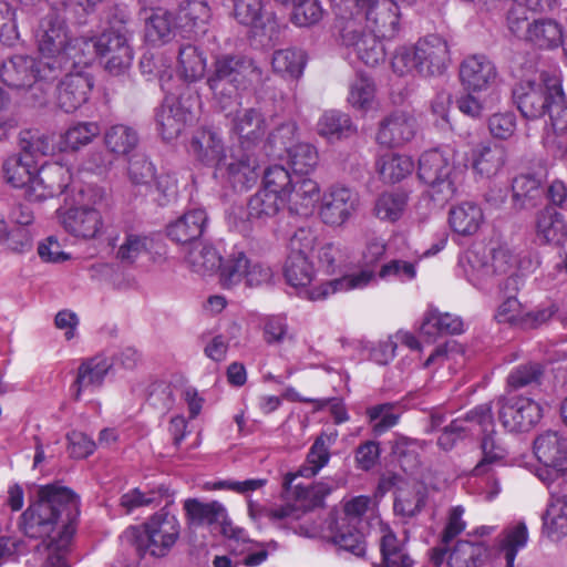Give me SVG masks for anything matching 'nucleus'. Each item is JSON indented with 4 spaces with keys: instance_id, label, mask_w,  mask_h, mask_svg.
<instances>
[{
    "instance_id": "1",
    "label": "nucleus",
    "mask_w": 567,
    "mask_h": 567,
    "mask_svg": "<svg viewBox=\"0 0 567 567\" xmlns=\"http://www.w3.org/2000/svg\"><path fill=\"white\" fill-rule=\"evenodd\" d=\"M79 514L80 499L72 489L55 484L41 486L38 501L22 514L23 530L28 537L43 538L48 549H66Z\"/></svg>"
},
{
    "instance_id": "2",
    "label": "nucleus",
    "mask_w": 567,
    "mask_h": 567,
    "mask_svg": "<svg viewBox=\"0 0 567 567\" xmlns=\"http://www.w3.org/2000/svg\"><path fill=\"white\" fill-rule=\"evenodd\" d=\"M261 81L262 71L251 59L233 54L218 55L207 78L209 90L223 111L231 105L239 106L237 92Z\"/></svg>"
},
{
    "instance_id": "3",
    "label": "nucleus",
    "mask_w": 567,
    "mask_h": 567,
    "mask_svg": "<svg viewBox=\"0 0 567 567\" xmlns=\"http://www.w3.org/2000/svg\"><path fill=\"white\" fill-rule=\"evenodd\" d=\"M513 99L524 117L535 120L547 113L556 134L567 131V102L557 81L520 82L513 90Z\"/></svg>"
},
{
    "instance_id": "4",
    "label": "nucleus",
    "mask_w": 567,
    "mask_h": 567,
    "mask_svg": "<svg viewBox=\"0 0 567 567\" xmlns=\"http://www.w3.org/2000/svg\"><path fill=\"white\" fill-rule=\"evenodd\" d=\"M450 61L446 40L437 34H430L420 39L411 48H398L391 64L399 75L415 72L423 78H435L446 72Z\"/></svg>"
},
{
    "instance_id": "5",
    "label": "nucleus",
    "mask_w": 567,
    "mask_h": 567,
    "mask_svg": "<svg viewBox=\"0 0 567 567\" xmlns=\"http://www.w3.org/2000/svg\"><path fill=\"white\" fill-rule=\"evenodd\" d=\"M179 534L181 525L177 517L167 507H162L141 527L126 528L121 539L134 546L142 555L148 553L154 557H165L176 544Z\"/></svg>"
},
{
    "instance_id": "6",
    "label": "nucleus",
    "mask_w": 567,
    "mask_h": 567,
    "mask_svg": "<svg viewBox=\"0 0 567 567\" xmlns=\"http://www.w3.org/2000/svg\"><path fill=\"white\" fill-rule=\"evenodd\" d=\"M85 203L78 207L56 210L60 225L73 237L91 240L104 234L106 198L103 187L87 186L83 192Z\"/></svg>"
},
{
    "instance_id": "7",
    "label": "nucleus",
    "mask_w": 567,
    "mask_h": 567,
    "mask_svg": "<svg viewBox=\"0 0 567 567\" xmlns=\"http://www.w3.org/2000/svg\"><path fill=\"white\" fill-rule=\"evenodd\" d=\"M34 38L40 60L44 61L47 66L45 76L59 78L72 55L75 41L71 38L65 21L55 12L48 13L40 20Z\"/></svg>"
},
{
    "instance_id": "8",
    "label": "nucleus",
    "mask_w": 567,
    "mask_h": 567,
    "mask_svg": "<svg viewBox=\"0 0 567 567\" xmlns=\"http://www.w3.org/2000/svg\"><path fill=\"white\" fill-rule=\"evenodd\" d=\"M453 157L439 148L424 152L419 159V178L429 185L430 196L443 204L456 192Z\"/></svg>"
},
{
    "instance_id": "9",
    "label": "nucleus",
    "mask_w": 567,
    "mask_h": 567,
    "mask_svg": "<svg viewBox=\"0 0 567 567\" xmlns=\"http://www.w3.org/2000/svg\"><path fill=\"white\" fill-rule=\"evenodd\" d=\"M342 45L349 53L368 66H377L385 60L383 37L369 31L359 19H343L339 27Z\"/></svg>"
},
{
    "instance_id": "10",
    "label": "nucleus",
    "mask_w": 567,
    "mask_h": 567,
    "mask_svg": "<svg viewBox=\"0 0 567 567\" xmlns=\"http://www.w3.org/2000/svg\"><path fill=\"white\" fill-rule=\"evenodd\" d=\"M282 486L286 497L293 499V503L265 509V516L272 522L300 519L306 512L321 506L324 497L332 491V486L322 482L307 486L292 482L290 489L284 482Z\"/></svg>"
},
{
    "instance_id": "11",
    "label": "nucleus",
    "mask_w": 567,
    "mask_h": 567,
    "mask_svg": "<svg viewBox=\"0 0 567 567\" xmlns=\"http://www.w3.org/2000/svg\"><path fill=\"white\" fill-rule=\"evenodd\" d=\"M354 13L348 19H359L369 31L393 39L400 30V10L391 0H353Z\"/></svg>"
},
{
    "instance_id": "12",
    "label": "nucleus",
    "mask_w": 567,
    "mask_h": 567,
    "mask_svg": "<svg viewBox=\"0 0 567 567\" xmlns=\"http://www.w3.org/2000/svg\"><path fill=\"white\" fill-rule=\"evenodd\" d=\"M47 72L44 61H37L29 55H13L1 64L0 79L14 90H27L39 84V89L43 91L49 82L56 79L45 76Z\"/></svg>"
},
{
    "instance_id": "13",
    "label": "nucleus",
    "mask_w": 567,
    "mask_h": 567,
    "mask_svg": "<svg viewBox=\"0 0 567 567\" xmlns=\"http://www.w3.org/2000/svg\"><path fill=\"white\" fill-rule=\"evenodd\" d=\"M183 508L189 525H218L224 536L244 540V530L233 525L226 507L220 502L204 503L197 498H187L184 501Z\"/></svg>"
},
{
    "instance_id": "14",
    "label": "nucleus",
    "mask_w": 567,
    "mask_h": 567,
    "mask_svg": "<svg viewBox=\"0 0 567 567\" xmlns=\"http://www.w3.org/2000/svg\"><path fill=\"white\" fill-rule=\"evenodd\" d=\"M360 196L343 185H332L320 198L319 216L326 225L342 226L359 209Z\"/></svg>"
},
{
    "instance_id": "15",
    "label": "nucleus",
    "mask_w": 567,
    "mask_h": 567,
    "mask_svg": "<svg viewBox=\"0 0 567 567\" xmlns=\"http://www.w3.org/2000/svg\"><path fill=\"white\" fill-rule=\"evenodd\" d=\"M118 11V27H109V74L112 75H125L133 61L128 17L123 8Z\"/></svg>"
},
{
    "instance_id": "16",
    "label": "nucleus",
    "mask_w": 567,
    "mask_h": 567,
    "mask_svg": "<svg viewBox=\"0 0 567 567\" xmlns=\"http://www.w3.org/2000/svg\"><path fill=\"white\" fill-rule=\"evenodd\" d=\"M458 75L466 92H484L496 84L498 71L485 54H471L461 62Z\"/></svg>"
},
{
    "instance_id": "17",
    "label": "nucleus",
    "mask_w": 567,
    "mask_h": 567,
    "mask_svg": "<svg viewBox=\"0 0 567 567\" xmlns=\"http://www.w3.org/2000/svg\"><path fill=\"white\" fill-rule=\"evenodd\" d=\"M71 179L70 168L60 163H47L38 167L33 186L29 190V202H42L62 194Z\"/></svg>"
},
{
    "instance_id": "18",
    "label": "nucleus",
    "mask_w": 567,
    "mask_h": 567,
    "mask_svg": "<svg viewBox=\"0 0 567 567\" xmlns=\"http://www.w3.org/2000/svg\"><path fill=\"white\" fill-rule=\"evenodd\" d=\"M258 166L254 155L238 150L229 153L215 174L225 178L234 189L244 190L257 182Z\"/></svg>"
},
{
    "instance_id": "19",
    "label": "nucleus",
    "mask_w": 567,
    "mask_h": 567,
    "mask_svg": "<svg viewBox=\"0 0 567 567\" xmlns=\"http://www.w3.org/2000/svg\"><path fill=\"white\" fill-rule=\"evenodd\" d=\"M543 409L529 398H516L505 402L499 410V420L511 432H525L539 422Z\"/></svg>"
},
{
    "instance_id": "20",
    "label": "nucleus",
    "mask_w": 567,
    "mask_h": 567,
    "mask_svg": "<svg viewBox=\"0 0 567 567\" xmlns=\"http://www.w3.org/2000/svg\"><path fill=\"white\" fill-rule=\"evenodd\" d=\"M417 122L413 114L395 111L380 122L377 142L386 147L401 146L416 134Z\"/></svg>"
},
{
    "instance_id": "21",
    "label": "nucleus",
    "mask_w": 567,
    "mask_h": 567,
    "mask_svg": "<svg viewBox=\"0 0 567 567\" xmlns=\"http://www.w3.org/2000/svg\"><path fill=\"white\" fill-rule=\"evenodd\" d=\"M338 431L332 429L321 433L310 447L305 464L295 473L285 475V485L288 489L297 477H312L324 467L330 460V447L337 442Z\"/></svg>"
},
{
    "instance_id": "22",
    "label": "nucleus",
    "mask_w": 567,
    "mask_h": 567,
    "mask_svg": "<svg viewBox=\"0 0 567 567\" xmlns=\"http://www.w3.org/2000/svg\"><path fill=\"white\" fill-rule=\"evenodd\" d=\"M471 167L481 179L497 176L506 165L507 151L496 143H481L471 151Z\"/></svg>"
},
{
    "instance_id": "23",
    "label": "nucleus",
    "mask_w": 567,
    "mask_h": 567,
    "mask_svg": "<svg viewBox=\"0 0 567 567\" xmlns=\"http://www.w3.org/2000/svg\"><path fill=\"white\" fill-rule=\"evenodd\" d=\"M208 224V216L202 208L185 212L166 226L167 237L181 245L198 243Z\"/></svg>"
},
{
    "instance_id": "24",
    "label": "nucleus",
    "mask_w": 567,
    "mask_h": 567,
    "mask_svg": "<svg viewBox=\"0 0 567 567\" xmlns=\"http://www.w3.org/2000/svg\"><path fill=\"white\" fill-rule=\"evenodd\" d=\"M320 198V186L315 179L295 175L293 186L287 192L284 204L290 213L308 216Z\"/></svg>"
},
{
    "instance_id": "25",
    "label": "nucleus",
    "mask_w": 567,
    "mask_h": 567,
    "mask_svg": "<svg viewBox=\"0 0 567 567\" xmlns=\"http://www.w3.org/2000/svg\"><path fill=\"white\" fill-rule=\"evenodd\" d=\"M544 177L536 173H524L512 182V202L515 209L523 210L538 206L544 196Z\"/></svg>"
},
{
    "instance_id": "26",
    "label": "nucleus",
    "mask_w": 567,
    "mask_h": 567,
    "mask_svg": "<svg viewBox=\"0 0 567 567\" xmlns=\"http://www.w3.org/2000/svg\"><path fill=\"white\" fill-rule=\"evenodd\" d=\"M190 152L203 164L215 168V173L223 165L226 153L223 140L212 130L198 131L192 138Z\"/></svg>"
},
{
    "instance_id": "27",
    "label": "nucleus",
    "mask_w": 567,
    "mask_h": 567,
    "mask_svg": "<svg viewBox=\"0 0 567 567\" xmlns=\"http://www.w3.org/2000/svg\"><path fill=\"white\" fill-rule=\"evenodd\" d=\"M534 453L546 467H561L567 462V439L557 431H545L534 440Z\"/></svg>"
},
{
    "instance_id": "28",
    "label": "nucleus",
    "mask_w": 567,
    "mask_h": 567,
    "mask_svg": "<svg viewBox=\"0 0 567 567\" xmlns=\"http://www.w3.org/2000/svg\"><path fill=\"white\" fill-rule=\"evenodd\" d=\"M445 567H482L489 557L484 542L458 540L452 548L446 546Z\"/></svg>"
},
{
    "instance_id": "29",
    "label": "nucleus",
    "mask_w": 567,
    "mask_h": 567,
    "mask_svg": "<svg viewBox=\"0 0 567 567\" xmlns=\"http://www.w3.org/2000/svg\"><path fill=\"white\" fill-rule=\"evenodd\" d=\"M20 154L38 166L39 159L61 153L56 134H44L31 130L19 135Z\"/></svg>"
},
{
    "instance_id": "30",
    "label": "nucleus",
    "mask_w": 567,
    "mask_h": 567,
    "mask_svg": "<svg viewBox=\"0 0 567 567\" xmlns=\"http://www.w3.org/2000/svg\"><path fill=\"white\" fill-rule=\"evenodd\" d=\"M174 502V494L165 485H158L153 488H133L123 494L120 498V505L126 513L141 507L154 508L164 503L163 507H168Z\"/></svg>"
},
{
    "instance_id": "31",
    "label": "nucleus",
    "mask_w": 567,
    "mask_h": 567,
    "mask_svg": "<svg viewBox=\"0 0 567 567\" xmlns=\"http://www.w3.org/2000/svg\"><path fill=\"white\" fill-rule=\"evenodd\" d=\"M91 89L92 82L89 76L80 73L68 74L59 86V106L66 113L74 112L86 102Z\"/></svg>"
},
{
    "instance_id": "32",
    "label": "nucleus",
    "mask_w": 567,
    "mask_h": 567,
    "mask_svg": "<svg viewBox=\"0 0 567 567\" xmlns=\"http://www.w3.org/2000/svg\"><path fill=\"white\" fill-rule=\"evenodd\" d=\"M37 171L38 166L20 153L9 156L2 164L6 182L14 188L23 189V196L28 200Z\"/></svg>"
},
{
    "instance_id": "33",
    "label": "nucleus",
    "mask_w": 567,
    "mask_h": 567,
    "mask_svg": "<svg viewBox=\"0 0 567 567\" xmlns=\"http://www.w3.org/2000/svg\"><path fill=\"white\" fill-rule=\"evenodd\" d=\"M226 116H231V131L243 140V142L255 143L260 141L266 133V121L262 114L254 109H245L226 112Z\"/></svg>"
},
{
    "instance_id": "34",
    "label": "nucleus",
    "mask_w": 567,
    "mask_h": 567,
    "mask_svg": "<svg viewBox=\"0 0 567 567\" xmlns=\"http://www.w3.org/2000/svg\"><path fill=\"white\" fill-rule=\"evenodd\" d=\"M106 375V357L103 354L87 359L79 367L78 377L72 384L73 399L81 400L83 391L94 392L101 389Z\"/></svg>"
},
{
    "instance_id": "35",
    "label": "nucleus",
    "mask_w": 567,
    "mask_h": 567,
    "mask_svg": "<svg viewBox=\"0 0 567 567\" xmlns=\"http://www.w3.org/2000/svg\"><path fill=\"white\" fill-rule=\"evenodd\" d=\"M484 223L483 209L473 202H462L452 206L449 212V224L452 230L461 236H472Z\"/></svg>"
},
{
    "instance_id": "36",
    "label": "nucleus",
    "mask_w": 567,
    "mask_h": 567,
    "mask_svg": "<svg viewBox=\"0 0 567 567\" xmlns=\"http://www.w3.org/2000/svg\"><path fill=\"white\" fill-rule=\"evenodd\" d=\"M543 533L553 542L567 535V494H553L543 515Z\"/></svg>"
},
{
    "instance_id": "37",
    "label": "nucleus",
    "mask_w": 567,
    "mask_h": 567,
    "mask_svg": "<svg viewBox=\"0 0 567 567\" xmlns=\"http://www.w3.org/2000/svg\"><path fill=\"white\" fill-rule=\"evenodd\" d=\"M374 278L373 271L363 269L358 274L347 275L321 284L310 290H307V296L310 300H324L336 292L349 291L352 289H360L368 286Z\"/></svg>"
},
{
    "instance_id": "38",
    "label": "nucleus",
    "mask_w": 567,
    "mask_h": 567,
    "mask_svg": "<svg viewBox=\"0 0 567 567\" xmlns=\"http://www.w3.org/2000/svg\"><path fill=\"white\" fill-rule=\"evenodd\" d=\"M520 39L540 49H554L563 43V28L554 19H533Z\"/></svg>"
},
{
    "instance_id": "39",
    "label": "nucleus",
    "mask_w": 567,
    "mask_h": 567,
    "mask_svg": "<svg viewBox=\"0 0 567 567\" xmlns=\"http://www.w3.org/2000/svg\"><path fill=\"white\" fill-rule=\"evenodd\" d=\"M189 113L179 103L165 101L156 112V123L162 137L176 138L184 130Z\"/></svg>"
},
{
    "instance_id": "40",
    "label": "nucleus",
    "mask_w": 567,
    "mask_h": 567,
    "mask_svg": "<svg viewBox=\"0 0 567 567\" xmlns=\"http://www.w3.org/2000/svg\"><path fill=\"white\" fill-rule=\"evenodd\" d=\"M425 504V488L419 484L406 485L396 489L393 511L396 516L410 519L419 515Z\"/></svg>"
},
{
    "instance_id": "41",
    "label": "nucleus",
    "mask_w": 567,
    "mask_h": 567,
    "mask_svg": "<svg viewBox=\"0 0 567 567\" xmlns=\"http://www.w3.org/2000/svg\"><path fill=\"white\" fill-rule=\"evenodd\" d=\"M536 235L547 244H560L566 235L567 227L560 213L551 206H546L536 215Z\"/></svg>"
},
{
    "instance_id": "42",
    "label": "nucleus",
    "mask_w": 567,
    "mask_h": 567,
    "mask_svg": "<svg viewBox=\"0 0 567 567\" xmlns=\"http://www.w3.org/2000/svg\"><path fill=\"white\" fill-rule=\"evenodd\" d=\"M421 334L433 342L443 334H458L463 332V321L460 317L451 313H441L436 310L429 311L421 324Z\"/></svg>"
},
{
    "instance_id": "43",
    "label": "nucleus",
    "mask_w": 567,
    "mask_h": 567,
    "mask_svg": "<svg viewBox=\"0 0 567 567\" xmlns=\"http://www.w3.org/2000/svg\"><path fill=\"white\" fill-rule=\"evenodd\" d=\"M317 132L322 137L336 141L350 137L357 132V127L348 114L329 110L318 120Z\"/></svg>"
},
{
    "instance_id": "44",
    "label": "nucleus",
    "mask_w": 567,
    "mask_h": 567,
    "mask_svg": "<svg viewBox=\"0 0 567 567\" xmlns=\"http://www.w3.org/2000/svg\"><path fill=\"white\" fill-rule=\"evenodd\" d=\"M380 538V553L382 561L375 567H413V559L410 557L404 543L389 528L382 530Z\"/></svg>"
},
{
    "instance_id": "45",
    "label": "nucleus",
    "mask_w": 567,
    "mask_h": 567,
    "mask_svg": "<svg viewBox=\"0 0 567 567\" xmlns=\"http://www.w3.org/2000/svg\"><path fill=\"white\" fill-rule=\"evenodd\" d=\"M502 290L508 292L509 296L499 305L495 315L499 323H509L523 328L525 309L518 299L512 295L518 290V278L515 276L507 277L501 286Z\"/></svg>"
},
{
    "instance_id": "46",
    "label": "nucleus",
    "mask_w": 567,
    "mask_h": 567,
    "mask_svg": "<svg viewBox=\"0 0 567 567\" xmlns=\"http://www.w3.org/2000/svg\"><path fill=\"white\" fill-rule=\"evenodd\" d=\"M284 199L280 195L260 188L254 194L247 204L248 219L251 221L265 223L275 217L284 207Z\"/></svg>"
},
{
    "instance_id": "47",
    "label": "nucleus",
    "mask_w": 567,
    "mask_h": 567,
    "mask_svg": "<svg viewBox=\"0 0 567 567\" xmlns=\"http://www.w3.org/2000/svg\"><path fill=\"white\" fill-rule=\"evenodd\" d=\"M185 261L194 272L205 276L218 269L221 257L212 245L196 243L185 255Z\"/></svg>"
},
{
    "instance_id": "48",
    "label": "nucleus",
    "mask_w": 567,
    "mask_h": 567,
    "mask_svg": "<svg viewBox=\"0 0 567 567\" xmlns=\"http://www.w3.org/2000/svg\"><path fill=\"white\" fill-rule=\"evenodd\" d=\"M331 543L339 549L348 551L357 557L365 554V542L363 535L352 525L351 522L338 519L331 536Z\"/></svg>"
},
{
    "instance_id": "49",
    "label": "nucleus",
    "mask_w": 567,
    "mask_h": 567,
    "mask_svg": "<svg viewBox=\"0 0 567 567\" xmlns=\"http://www.w3.org/2000/svg\"><path fill=\"white\" fill-rule=\"evenodd\" d=\"M414 169L410 156L390 153L381 156L377 162V171L385 183H398L409 176Z\"/></svg>"
},
{
    "instance_id": "50",
    "label": "nucleus",
    "mask_w": 567,
    "mask_h": 567,
    "mask_svg": "<svg viewBox=\"0 0 567 567\" xmlns=\"http://www.w3.org/2000/svg\"><path fill=\"white\" fill-rule=\"evenodd\" d=\"M210 17L209 7L205 1L199 0L183 3L178 12L181 27L195 34L205 33Z\"/></svg>"
},
{
    "instance_id": "51",
    "label": "nucleus",
    "mask_w": 567,
    "mask_h": 567,
    "mask_svg": "<svg viewBox=\"0 0 567 567\" xmlns=\"http://www.w3.org/2000/svg\"><path fill=\"white\" fill-rule=\"evenodd\" d=\"M99 133L100 130L95 123H76L70 126L64 133L56 135L60 152H76L91 143Z\"/></svg>"
},
{
    "instance_id": "52",
    "label": "nucleus",
    "mask_w": 567,
    "mask_h": 567,
    "mask_svg": "<svg viewBox=\"0 0 567 567\" xmlns=\"http://www.w3.org/2000/svg\"><path fill=\"white\" fill-rule=\"evenodd\" d=\"M206 70V59L203 52L193 44L182 45L178 52V72L188 82L203 78Z\"/></svg>"
},
{
    "instance_id": "53",
    "label": "nucleus",
    "mask_w": 567,
    "mask_h": 567,
    "mask_svg": "<svg viewBox=\"0 0 567 567\" xmlns=\"http://www.w3.org/2000/svg\"><path fill=\"white\" fill-rule=\"evenodd\" d=\"M544 377L545 368L542 363L526 362L512 369L507 375V385L512 390L535 389L542 385Z\"/></svg>"
},
{
    "instance_id": "54",
    "label": "nucleus",
    "mask_w": 567,
    "mask_h": 567,
    "mask_svg": "<svg viewBox=\"0 0 567 567\" xmlns=\"http://www.w3.org/2000/svg\"><path fill=\"white\" fill-rule=\"evenodd\" d=\"M460 266L467 280L476 287H481L489 277L493 276V269L485 254L477 250H470L460 258Z\"/></svg>"
},
{
    "instance_id": "55",
    "label": "nucleus",
    "mask_w": 567,
    "mask_h": 567,
    "mask_svg": "<svg viewBox=\"0 0 567 567\" xmlns=\"http://www.w3.org/2000/svg\"><path fill=\"white\" fill-rule=\"evenodd\" d=\"M528 540V530L523 522L509 525L502 533L499 547L504 551L506 565L515 566V558L519 549L524 548Z\"/></svg>"
},
{
    "instance_id": "56",
    "label": "nucleus",
    "mask_w": 567,
    "mask_h": 567,
    "mask_svg": "<svg viewBox=\"0 0 567 567\" xmlns=\"http://www.w3.org/2000/svg\"><path fill=\"white\" fill-rule=\"evenodd\" d=\"M288 163L292 173L298 176L307 177L312 173L319 161L317 150L308 143H298L288 148Z\"/></svg>"
},
{
    "instance_id": "57",
    "label": "nucleus",
    "mask_w": 567,
    "mask_h": 567,
    "mask_svg": "<svg viewBox=\"0 0 567 567\" xmlns=\"http://www.w3.org/2000/svg\"><path fill=\"white\" fill-rule=\"evenodd\" d=\"M248 266L249 259L243 251L229 255L218 267L220 285L227 289L239 285L245 279Z\"/></svg>"
},
{
    "instance_id": "58",
    "label": "nucleus",
    "mask_w": 567,
    "mask_h": 567,
    "mask_svg": "<svg viewBox=\"0 0 567 567\" xmlns=\"http://www.w3.org/2000/svg\"><path fill=\"white\" fill-rule=\"evenodd\" d=\"M408 205V195L404 192H385L375 200L374 215L386 221H396L403 215Z\"/></svg>"
},
{
    "instance_id": "59",
    "label": "nucleus",
    "mask_w": 567,
    "mask_h": 567,
    "mask_svg": "<svg viewBox=\"0 0 567 567\" xmlns=\"http://www.w3.org/2000/svg\"><path fill=\"white\" fill-rule=\"evenodd\" d=\"M174 28L173 16L162 9L154 10L146 19L145 38L152 44L166 42L171 39Z\"/></svg>"
},
{
    "instance_id": "60",
    "label": "nucleus",
    "mask_w": 567,
    "mask_h": 567,
    "mask_svg": "<svg viewBox=\"0 0 567 567\" xmlns=\"http://www.w3.org/2000/svg\"><path fill=\"white\" fill-rule=\"evenodd\" d=\"M153 246V240L144 235L128 234L120 245L115 258L124 265H133L141 256L147 254Z\"/></svg>"
},
{
    "instance_id": "61",
    "label": "nucleus",
    "mask_w": 567,
    "mask_h": 567,
    "mask_svg": "<svg viewBox=\"0 0 567 567\" xmlns=\"http://www.w3.org/2000/svg\"><path fill=\"white\" fill-rule=\"evenodd\" d=\"M400 415L396 403H382L367 409V416L372 424V431L378 435L395 426Z\"/></svg>"
},
{
    "instance_id": "62",
    "label": "nucleus",
    "mask_w": 567,
    "mask_h": 567,
    "mask_svg": "<svg viewBox=\"0 0 567 567\" xmlns=\"http://www.w3.org/2000/svg\"><path fill=\"white\" fill-rule=\"evenodd\" d=\"M285 277L292 287H306L315 277V268L310 259L288 255L285 266Z\"/></svg>"
},
{
    "instance_id": "63",
    "label": "nucleus",
    "mask_w": 567,
    "mask_h": 567,
    "mask_svg": "<svg viewBox=\"0 0 567 567\" xmlns=\"http://www.w3.org/2000/svg\"><path fill=\"white\" fill-rule=\"evenodd\" d=\"M483 457L473 470L474 475H483L489 465L502 461L507 455V450L501 443L494 431L485 434L481 442Z\"/></svg>"
},
{
    "instance_id": "64",
    "label": "nucleus",
    "mask_w": 567,
    "mask_h": 567,
    "mask_svg": "<svg viewBox=\"0 0 567 567\" xmlns=\"http://www.w3.org/2000/svg\"><path fill=\"white\" fill-rule=\"evenodd\" d=\"M306 63L301 51L285 49L275 51L271 60L275 72L285 76L299 78Z\"/></svg>"
}]
</instances>
